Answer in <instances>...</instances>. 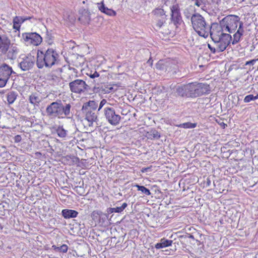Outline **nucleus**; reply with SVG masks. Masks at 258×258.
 Returning <instances> with one entry per match:
<instances>
[{
    "mask_svg": "<svg viewBox=\"0 0 258 258\" xmlns=\"http://www.w3.org/2000/svg\"><path fill=\"white\" fill-rule=\"evenodd\" d=\"M87 75L92 79H96V80H94V81H97V83L101 82L100 74L96 71H95L93 73L90 72V73L87 74Z\"/></svg>",
    "mask_w": 258,
    "mask_h": 258,
    "instance_id": "obj_33",
    "label": "nucleus"
},
{
    "mask_svg": "<svg viewBox=\"0 0 258 258\" xmlns=\"http://www.w3.org/2000/svg\"><path fill=\"white\" fill-rule=\"evenodd\" d=\"M104 115L109 123L112 125H118L121 120V116L115 112L114 109L110 106H106L103 109Z\"/></svg>",
    "mask_w": 258,
    "mask_h": 258,
    "instance_id": "obj_5",
    "label": "nucleus"
},
{
    "mask_svg": "<svg viewBox=\"0 0 258 258\" xmlns=\"http://www.w3.org/2000/svg\"><path fill=\"white\" fill-rule=\"evenodd\" d=\"M187 84L179 86L176 88V93L181 97H188Z\"/></svg>",
    "mask_w": 258,
    "mask_h": 258,
    "instance_id": "obj_23",
    "label": "nucleus"
},
{
    "mask_svg": "<svg viewBox=\"0 0 258 258\" xmlns=\"http://www.w3.org/2000/svg\"><path fill=\"white\" fill-rule=\"evenodd\" d=\"M18 96V94L15 91H10L7 95V101L9 104H13Z\"/></svg>",
    "mask_w": 258,
    "mask_h": 258,
    "instance_id": "obj_28",
    "label": "nucleus"
},
{
    "mask_svg": "<svg viewBox=\"0 0 258 258\" xmlns=\"http://www.w3.org/2000/svg\"><path fill=\"white\" fill-rule=\"evenodd\" d=\"M98 104L95 101L90 100L86 104L83 105V109L90 110L96 111Z\"/></svg>",
    "mask_w": 258,
    "mask_h": 258,
    "instance_id": "obj_26",
    "label": "nucleus"
},
{
    "mask_svg": "<svg viewBox=\"0 0 258 258\" xmlns=\"http://www.w3.org/2000/svg\"><path fill=\"white\" fill-rule=\"evenodd\" d=\"M213 3H215L217 5L219 4V3L220 2V0H212Z\"/></svg>",
    "mask_w": 258,
    "mask_h": 258,
    "instance_id": "obj_52",
    "label": "nucleus"
},
{
    "mask_svg": "<svg viewBox=\"0 0 258 258\" xmlns=\"http://www.w3.org/2000/svg\"><path fill=\"white\" fill-rule=\"evenodd\" d=\"M134 186L137 188L138 190L141 191L142 193L146 196H150L151 194L149 189L143 185H140L138 184H135Z\"/></svg>",
    "mask_w": 258,
    "mask_h": 258,
    "instance_id": "obj_29",
    "label": "nucleus"
},
{
    "mask_svg": "<svg viewBox=\"0 0 258 258\" xmlns=\"http://www.w3.org/2000/svg\"><path fill=\"white\" fill-rule=\"evenodd\" d=\"M24 42L27 45L38 46L42 41L41 36L35 32H26L22 34Z\"/></svg>",
    "mask_w": 258,
    "mask_h": 258,
    "instance_id": "obj_7",
    "label": "nucleus"
},
{
    "mask_svg": "<svg viewBox=\"0 0 258 258\" xmlns=\"http://www.w3.org/2000/svg\"><path fill=\"white\" fill-rule=\"evenodd\" d=\"M255 61H256V59H252L250 61H247L246 62L245 65V66H247V65L253 66L254 64V63L255 62Z\"/></svg>",
    "mask_w": 258,
    "mask_h": 258,
    "instance_id": "obj_47",
    "label": "nucleus"
},
{
    "mask_svg": "<svg viewBox=\"0 0 258 258\" xmlns=\"http://www.w3.org/2000/svg\"><path fill=\"white\" fill-rule=\"evenodd\" d=\"M243 100H244V102L245 103H248L252 100H254V96L251 94L247 95L244 97Z\"/></svg>",
    "mask_w": 258,
    "mask_h": 258,
    "instance_id": "obj_40",
    "label": "nucleus"
},
{
    "mask_svg": "<svg viewBox=\"0 0 258 258\" xmlns=\"http://www.w3.org/2000/svg\"><path fill=\"white\" fill-rule=\"evenodd\" d=\"M224 30L228 34L233 33L232 45H235L242 39L244 30L243 23L236 15H230L226 16L220 21Z\"/></svg>",
    "mask_w": 258,
    "mask_h": 258,
    "instance_id": "obj_1",
    "label": "nucleus"
},
{
    "mask_svg": "<svg viewBox=\"0 0 258 258\" xmlns=\"http://www.w3.org/2000/svg\"><path fill=\"white\" fill-rule=\"evenodd\" d=\"M6 209H5V206L3 204H0V215L5 216V211Z\"/></svg>",
    "mask_w": 258,
    "mask_h": 258,
    "instance_id": "obj_41",
    "label": "nucleus"
},
{
    "mask_svg": "<svg viewBox=\"0 0 258 258\" xmlns=\"http://www.w3.org/2000/svg\"><path fill=\"white\" fill-rule=\"evenodd\" d=\"M188 237L189 238L194 239V236L192 235H191V234H189V235L188 236Z\"/></svg>",
    "mask_w": 258,
    "mask_h": 258,
    "instance_id": "obj_55",
    "label": "nucleus"
},
{
    "mask_svg": "<svg viewBox=\"0 0 258 258\" xmlns=\"http://www.w3.org/2000/svg\"><path fill=\"white\" fill-rule=\"evenodd\" d=\"M208 47L213 53L222 52V50H219V49H217V44H216L215 43H214V46H212V45H211L210 44H208Z\"/></svg>",
    "mask_w": 258,
    "mask_h": 258,
    "instance_id": "obj_37",
    "label": "nucleus"
},
{
    "mask_svg": "<svg viewBox=\"0 0 258 258\" xmlns=\"http://www.w3.org/2000/svg\"><path fill=\"white\" fill-rule=\"evenodd\" d=\"M258 99V94L256 96H254V100H256V99Z\"/></svg>",
    "mask_w": 258,
    "mask_h": 258,
    "instance_id": "obj_57",
    "label": "nucleus"
},
{
    "mask_svg": "<svg viewBox=\"0 0 258 258\" xmlns=\"http://www.w3.org/2000/svg\"><path fill=\"white\" fill-rule=\"evenodd\" d=\"M210 32L208 33V36L210 35L212 40H219L220 37H222L224 34H227L224 30L222 25L219 23H213L210 26Z\"/></svg>",
    "mask_w": 258,
    "mask_h": 258,
    "instance_id": "obj_10",
    "label": "nucleus"
},
{
    "mask_svg": "<svg viewBox=\"0 0 258 258\" xmlns=\"http://www.w3.org/2000/svg\"><path fill=\"white\" fill-rule=\"evenodd\" d=\"M20 24H19L18 23H16L15 22V23H13V28L15 29L16 30V31H18L19 32V29L20 28Z\"/></svg>",
    "mask_w": 258,
    "mask_h": 258,
    "instance_id": "obj_44",
    "label": "nucleus"
},
{
    "mask_svg": "<svg viewBox=\"0 0 258 258\" xmlns=\"http://www.w3.org/2000/svg\"><path fill=\"white\" fill-rule=\"evenodd\" d=\"M35 58L31 54L23 55L20 57L18 66L23 71H27L32 69Z\"/></svg>",
    "mask_w": 258,
    "mask_h": 258,
    "instance_id": "obj_9",
    "label": "nucleus"
},
{
    "mask_svg": "<svg viewBox=\"0 0 258 258\" xmlns=\"http://www.w3.org/2000/svg\"><path fill=\"white\" fill-rule=\"evenodd\" d=\"M153 135L154 138H159L160 137V135L158 134L157 132L154 133Z\"/></svg>",
    "mask_w": 258,
    "mask_h": 258,
    "instance_id": "obj_49",
    "label": "nucleus"
},
{
    "mask_svg": "<svg viewBox=\"0 0 258 258\" xmlns=\"http://www.w3.org/2000/svg\"><path fill=\"white\" fill-rule=\"evenodd\" d=\"M197 86L198 97L204 94H209L210 92V86L207 84L197 83Z\"/></svg>",
    "mask_w": 258,
    "mask_h": 258,
    "instance_id": "obj_16",
    "label": "nucleus"
},
{
    "mask_svg": "<svg viewBox=\"0 0 258 258\" xmlns=\"http://www.w3.org/2000/svg\"><path fill=\"white\" fill-rule=\"evenodd\" d=\"M166 67L167 64L164 63L163 61L161 60L159 61L156 64V68L157 69L165 71V72L168 71Z\"/></svg>",
    "mask_w": 258,
    "mask_h": 258,
    "instance_id": "obj_35",
    "label": "nucleus"
},
{
    "mask_svg": "<svg viewBox=\"0 0 258 258\" xmlns=\"http://www.w3.org/2000/svg\"><path fill=\"white\" fill-rule=\"evenodd\" d=\"M178 126L184 128H194L197 126V123L187 122L180 124Z\"/></svg>",
    "mask_w": 258,
    "mask_h": 258,
    "instance_id": "obj_32",
    "label": "nucleus"
},
{
    "mask_svg": "<svg viewBox=\"0 0 258 258\" xmlns=\"http://www.w3.org/2000/svg\"><path fill=\"white\" fill-rule=\"evenodd\" d=\"M12 73L14 72L10 66L4 63L0 66V87L3 88L6 85Z\"/></svg>",
    "mask_w": 258,
    "mask_h": 258,
    "instance_id": "obj_8",
    "label": "nucleus"
},
{
    "mask_svg": "<svg viewBox=\"0 0 258 258\" xmlns=\"http://www.w3.org/2000/svg\"><path fill=\"white\" fill-rule=\"evenodd\" d=\"M252 165H254L256 168H257L258 171V162H252Z\"/></svg>",
    "mask_w": 258,
    "mask_h": 258,
    "instance_id": "obj_51",
    "label": "nucleus"
},
{
    "mask_svg": "<svg viewBox=\"0 0 258 258\" xmlns=\"http://www.w3.org/2000/svg\"><path fill=\"white\" fill-rule=\"evenodd\" d=\"M127 206V204L126 203H123L121 206H117L115 208H109L107 209V212L109 214H111L112 213H121L122 212L125 208Z\"/></svg>",
    "mask_w": 258,
    "mask_h": 258,
    "instance_id": "obj_25",
    "label": "nucleus"
},
{
    "mask_svg": "<svg viewBox=\"0 0 258 258\" xmlns=\"http://www.w3.org/2000/svg\"><path fill=\"white\" fill-rule=\"evenodd\" d=\"M172 242V240H168L163 238L160 240V242L157 243L155 244V247L156 249H160L163 247H168L169 246L171 245Z\"/></svg>",
    "mask_w": 258,
    "mask_h": 258,
    "instance_id": "obj_22",
    "label": "nucleus"
},
{
    "mask_svg": "<svg viewBox=\"0 0 258 258\" xmlns=\"http://www.w3.org/2000/svg\"><path fill=\"white\" fill-rule=\"evenodd\" d=\"M184 14H185V17H186V18H189V17H190V16H189V15H187V14H186V13H184Z\"/></svg>",
    "mask_w": 258,
    "mask_h": 258,
    "instance_id": "obj_58",
    "label": "nucleus"
},
{
    "mask_svg": "<svg viewBox=\"0 0 258 258\" xmlns=\"http://www.w3.org/2000/svg\"><path fill=\"white\" fill-rule=\"evenodd\" d=\"M30 19V17H29V18H25L24 19H22V18H20V17H15L14 19H13V23H15V22L16 23H18L19 24H20L22 22H23L24 21H25V20H28V19Z\"/></svg>",
    "mask_w": 258,
    "mask_h": 258,
    "instance_id": "obj_39",
    "label": "nucleus"
},
{
    "mask_svg": "<svg viewBox=\"0 0 258 258\" xmlns=\"http://www.w3.org/2000/svg\"><path fill=\"white\" fill-rule=\"evenodd\" d=\"M7 41V39H5L4 38H3L1 35H0V49L2 47V46L3 45V44L4 43H6V42Z\"/></svg>",
    "mask_w": 258,
    "mask_h": 258,
    "instance_id": "obj_45",
    "label": "nucleus"
},
{
    "mask_svg": "<svg viewBox=\"0 0 258 258\" xmlns=\"http://www.w3.org/2000/svg\"><path fill=\"white\" fill-rule=\"evenodd\" d=\"M0 52L8 59H14L19 52V49L15 45H11L10 41L7 40L6 43L3 44Z\"/></svg>",
    "mask_w": 258,
    "mask_h": 258,
    "instance_id": "obj_4",
    "label": "nucleus"
},
{
    "mask_svg": "<svg viewBox=\"0 0 258 258\" xmlns=\"http://www.w3.org/2000/svg\"><path fill=\"white\" fill-rule=\"evenodd\" d=\"M233 36L230 34H224L222 37H220L219 40H213L214 43L217 44V48L220 50L223 51L230 44H232Z\"/></svg>",
    "mask_w": 258,
    "mask_h": 258,
    "instance_id": "obj_12",
    "label": "nucleus"
},
{
    "mask_svg": "<svg viewBox=\"0 0 258 258\" xmlns=\"http://www.w3.org/2000/svg\"><path fill=\"white\" fill-rule=\"evenodd\" d=\"M22 140L21 136L20 135H17L14 138V140L16 143L20 142Z\"/></svg>",
    "mask_w": 258,
    "mask_h": 258,
    "instance_id": "obj_46",
    "label": "nucleus"
},
{
    "mask_svg": "<svg viewBox=\"0 0 258 258\" xmlns=\"http://www.w3.org/2000/svg\"><path fill=\"white\" fill-rule=\"evenodd\" d=\"M84 185V182L83 181H80L79 182V185H77L76 186H75V190L77 192H78V193H79L80 192H81L82 190H83V186Z\"/></svg>",
    "mask_w": 258,
    "mask_h": 258,
    "instance_id": "obj_38",
    "label": "nucleus"
},
{
    "mask_svg": "<svg viewBox=\"0 0 258 258\" xmlns=\"http://www.w3.org/2000/svg\"><path fill=\"white\" fill-rule=\"evenodd\" d=\"M69 86L72 92L78 94H85L89 89V86L81 79H76L70 82Z\"/></svg>",
    "mask_w": 258,
    "mask_h": 258,
    "instance_id": "obj_6",
    "label": "nucleus"
},
{
    "mask_svg": "<svg viewBox=\"0 0 258 258\" xmlns=\"http://www.w3.org/2000/svg\"><path fill=\"white\" fill-rule=\"evenodd\" d=\"M97 7L99 11L102 13L105 14L106 15L109 16H115L116 15V13L114 10L108 9L107 7L105 6L104 1H102L100 3L97 4Z\"/></svg>",
    "mask_w": 258,
    "mask_h": 258,
    "instance_id": "obj_17",
    "label": "nucleus"
},
{
    "mask_svg": "<svg viewBox=\"0 0 258 258\" xmlns=\"http://www.w3.org/2000/svg\"><path fill=\"white\" fill-rule=\"evenodd\" d=\"M170 10L171 12V21L175 26L177 27L182 22L179 6L177 4H174L171 7Z\"/></svg>",
    "mask_w": 258,
    "mask_h": 258,
    "instance_id": "obj_13",
    "label": "nucleus"
},
{
    "mask_svg": "<svg viewBox=\"0 0 258 258\" xmlns=\"http://www.w3.org/2000/svg\"><path fill=\"white\" fill-rule=\"evenodd\" d=\"M75 163L77 166H80L82 168H83V167L85 166L84 162H75Z\"/></svg>",
    "mask_w": 258,
    "mask_h": 258,
    "instance_id": "obj_48",
    "label": "nucleus"
},
{
    "mask_svg": "<svg viewBox=\"0 0 258 258\" xmlns=\"http://www.w3.org/2000/svg\"><path fill=\"white\" fill-rule=\"evenodd\" d=\"M152 61H153V60L150 58V59H149L148 60V62H148V63H150V64H151V65H152Z\"/></svg>",
    "mask_w": 258,
    "mask_h": 258,
    "instance_id": "obj_54",
    "label": "nucleus"
},
{
    "mask_svg": "<svg viewBox=\"0 0 258 258\" xmlns=\"http://www.w3.org/2000/svg\"><path fill=\"white\" fill-rule=\"evenodd\" d=\"M3 229V226L2 224L0 223V231L2 230Z\"/></svg>",
    "mask_w": 258,
    "mask_h": 258,
    "instance_id": "obj_56",
    "label": "nucleus"
},
{
    "mask_svg": "<svg viewBox=\"0 0 258 258\" xmlns=\"http://www.w3.org/2000/svg\"><path fill=\"white\" fill-rule=\"evenodd\" d=\"M106 103H107V101L104 99H102L99 104V107L98 108V110H100Z\"/></svg>",
    "mask_w": 258,
    "mask_h": 258,
    "instance_id": "obj_43",
    "label": "nucleus"
},
{
    "mask_svg": "<svg viewBox=\"0 0 258 258\" xmlns=\"http://www.w3.org/2000/svg\"><path fill=\"white\" fill-rule=\"evenodd\" d=\"M121 114H122V115H126V114H124V113L122 112V113H121Z\"/></svg>",
    "mask_w": 258,
    "mask_h": 258,
    "instance_id": "obj_60",
    "label": "nucleus"
},
{
    "mask_svg": "<svg viewBox=\"0 0 258 258\" xmlns=\"http://www.w3.org/2000/svg\"><path fill=\"white\" fill-rule=\"evenodd\" d=\"M90 15V12L88 10L83 9L81 11L79 20L84 24H89L91 20Z\"/></svg>",
    "mask_w": 258,
    "mask_h": 258,
    "instance_id": "obj_19",
    "label": "nucleus"
},
{
    "mask_svg": "<svg viewBox=\"0 0 258 258\" xmlns=\"http://www.w3.org/2000/svg\"><path fill=\"white\" fill-rule=\"evenodd\" d=\"M152 13L155 15V19L166 18L167 16L163 9L158 8L153 11Z\"/></svg>",
    "mask_w": 258,
    "mask_h": 258,
    "instance_id": "obj_27",
    "label": "nucleus"
},
{
    "mask_svg": "<svg viewBox=\"0 0 258 258\" xmlns=\"http://www.w3.org/2000/svg\"><path fill=\"white\" fill-rule=\"evenodd\" d=\"M210 184H211V180L209 178H207V180H206V185H207V186H210Z\"/></svg>",
    "mask_w": 258,
    "mask_h": 258,
    "instance_id": "obj_50",
    "label": "nucleus"
},
{
    "mask_svg": "<svg viewBox=\"0 0 258 258\" xmlns=\"http://www.w3.org/2000/svg\"><path fill=\"white\" fill-rule=\"evenodd\" d=\"M52 248L55 251H59L65 253L67 251L68 247L66 244H63L60 246H57L55 245L52 246Z\"/></svg>",
    "mask_w": 258,
    "mask_h": 258,
    "instance_id": "obj_30",
    "label": "nucleus"
},
{
    "mask_svg": "<svg viewBox=\"0 0 258 258\" xmlns=\"http://www.w3.org/2000/svg\"><path fill=\"white\" fill-rule=\"evenodd\" d=\"M91 217L95 223L99 225H103L108 218L106 214L100 211H94L91 214Z\"/></svg>",
    "mask_w": 258,
    "mask_h": 258,
    "instance_id": "obj_15",
    "label": "nucleus"
},
{
    "mask_svg": "<svg viewBox=\"0 0 258 258\" xmlns=\"http://www.w3.org/2000/svg\"><path fill=\"white\" fill-rule=\"evenodd\" d=\"M61 100H57L48 105L46 108L47 115L51 118H58L60 117Z\"/></svg>",
    "mask_w": 258,
    "mask_h": 258,
    "instance_id": "obj_11",
    "label": "nucleus"
},
{
    "mask_svg": "<svg viewBox=\"0 0 258 258\" xmlns=\"http://www.w3.org/2000/svg\"><path fill=\"white\" fill-rule=\"evenodd\" d=\"M192 28L199 36L207 38L210 32V24L199 14H195L190 17Z\"/></svg>",
    "mask_w": 258,
    "mask_h": 258,
    "instance_id": "obj_3",
    "label": "nucleus"
},
{
    "mask_svg": "<svg viewBox=\"0 0 258 258\" xmlns=\"http://www.w3.org/2000/svg\"><path fill=\"white\" fill-rule=\"evenodd\" d=\"M156 171L157 169H156V166H153L152 165L147 167H143L141 169V172L142 173H146L147 174H150V173L152 171L155 172Z\"/></svg>",
    "mask_w": 258,
    "mask_h": 258,
    "instance_id": "obj_31",
    "label": "nucleus"
},
{
    "mask_svg": "<svg viewBox=\"0 0 258 258\" xmlns=\"http://www.w3.org/2000/svg\"><path fill=\"white\" fill-rule=\"evenodd\" d=\"M67 131L64 130L62 126H59L56 130L57 135L60 138H64L67 135Z\"/></svg>",
    "mask_w": 258,
    "mask_h": 258,
    "instance_id": "obj_34",
    "label": "nucleus"
},
{
    "mask_svg": "<svg viewBox=\"0 0 258 258\" xmlns=\"http://www.w3.org/2000/svg\"><path fill=\"white\" fill-rule=\"evenodd\" d=\"M41 155V153L40 152H36L35 153V156L36 157H39V156Z\"/></svg>",
    "mask_w": 258,
    "mask_h": 258,
    "instance_id": "obj_53",
    "label": "nucleus"
},
{
    "mask_svg": "<svg viewBox=\"0 0 258 258\" xmlns=\"http://www.w3.org/2000/svg\"><path fill=\"white\" fill-rule=\"evenodd\" d=\"M84 112L85 113V119H86L89 123H92L95 121L97 119V115L96 111L90 110L83 109Z\"/></svg>",
    "mask_w": 258,
    "mask_h": 258,
    "instance_id": "obj_18",
    "label": "nucleus"
},
{
    "mask_svg": "<svg viewBox=\"0 0 258 258\" xmlns=\"http://www.w3.org/2000/svg\"><path fill=\"white\" fill-rule=\"evenodd\" d=\"M188 97L196 98L198 97L197 92V82L187 84Z\"/></svg>",
    "mask_w": 258,
    "mask_h": 258,
    "instance_id": "obj_20",
    "label": "nucleus"
},
{
    "mask_svg": "<svg viewBox=\"0 0 258 258\" xmlns=\"http://www.w3.org/2000/svg\"><path fill=\"white\" fill-rule=\"evenodd\" d=\"M59 62V55L55 49L49 48L47 50H38L36 65L39 69L51 68L57 65Z\"/></svg>",
    "mask_w": 258,
    "mask_h": 258,
    "instance_id": "obj_2",
    "label": "nucleus"
},
{
    "mask_svg": "<svg viewBox=\"0 0 258 258\" xmlns=\"http://www.w3.org/2000/svg\"><path fill=\"white\" fill-rule=\"evenodd\" d=\"M112 90H113V88H112V87H110V88H109V90H110V91H107L108 93L110 92V91H111Z\"/></svg>",
    "mask_w": 258,
    "mask_h": 258,
    "instance_id": "obj_59",
    "label": "nucleus"
},
{
    "mask_svg": "<svg viewBox=\"0 0 258 258\" xmlns=\"http://www.w3.org/2000/svg\"><path fill=\"white\" fill-rule=\"evenodd\" d=\"M192 1L194 4L198 7H200L203 5L202 0H191Z\"/></svg>",
    "mask_w": 258,
    "mask_h": 258,
    "instance_id": "obj_42",
    "label": "nucleus"
},
{
    "mask_svg": "<svg viewBox=\"0 0 258 258\" xmlns=\"http://www.w3.org/2000/svg\"><path fill=\"white\" fill-rule=\"evenodd\" d=\"M29 101L33 105L38 106L41 102V99L38 94L34 93L29 96Z\"/></svg>",
    "mask_w": 258,
    "mask_h": 258,
    "instance_id": "obj_24",
    "label": "nucleus"
},
{
    "mask_svg": "<svg viewBox=\"0 0 258 258\" xmlns=\"http://www.w3.org/2000/svg\"><path fill=\"white\" fill-rule=\"evenodd\" d=\"M167 18H158L155 19L156 20V26L157 28H161L165 23Z\"/></svg>",
    "mask_w": 258,
    "mask_h": 258,
    "instance_id": "obj_36",
    "label": "nucleus"
},
{
    "mask_svg": "<svg viewBox=\"0 0 258 258\" xmlns=\"http://www.w3.org/2000/svg\"><path fill=\"white\" fill-rule=\"evenodd\" d=\"M72 107L71 103H67L61 101L59 119L71 118L73 115V113L71 111Z\"/></svg>",
    "mask_w": 258,
    "mask_h": 258,
    "instance_id": "obj_14",
    "label": "nucleus"
},
{
    "mask_svg": "<svg viewBox=\"0 0 258 258\" xmlns=\"http://www.w3.org/2000/svg\"><path fill=\"white\" fill-rule=\"evenodd\" d=\"M148 1H149V2H151L152 0H148Z\"/></svg>",
    "mask_w": 258,
    "mask_h": 258,
    "instance_id": "obj_61",
    "label": "nucleus"
},
{
    "mask_svg": "<svg viewBox=\"0 0 258 258\" xmlns=\"http://www.w3.org/2000/svg\"><path fill=\"white\" fill-rule=\"evenodd\" d=\"M78 212L74 210L63 209L61 211L62 216L65 219L76 218L78 215Z\"/></svg>",
    "mask_w": 258,
    "mask_h": 258,
    "instance_id": "obj_21",
    "label": "nucleus"
}]
</instances>
